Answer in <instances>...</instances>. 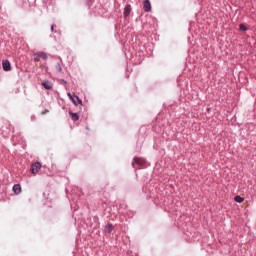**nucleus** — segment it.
Returning a JSON list of instances; mask_svg holds the SVG:
<instances>
[{
	"label": "nucleus",
	"mask_w": 256,
	"mask_h": 256,
	"mask_svg": "<svg viewBox=\"0 0 256 256\" xmlns=\"http://www.w3.org/2000/svg\"><path fill=\"white\" fill-rule=\"evenodd\" d=\"M41 162H35L33 164H31L30 167V173H32V175H37V173H39V171H41Z\"/></svg>",
	"instance_id": "1"
},
{
	"label": "nucleus",
	"mask_w": 256,
	"mask_h": 256,
	"mask_svg": "<svg viewBox=\"0 0 256 256\" xmlns=\"http://www.w3.org/2000/svg\"><path fill=\"white\" fill-rule=\"evenodd\" d=\"M72 101V103L77 107V105H83V100H81V98H79V96L75 95L73 97H71L70 99Z\"/></svg>",
	"instance_id": "2"
},
{
	"label": "nucleus",
	"mask_w": 256,
	"mask_h": 256,
	"mask_svg": "<svg viewBox=\"0 0 256 256\" xmlns=\"http://www.w3.org/2000/svg\"><path fill=\"white\" fill-rule=\"evenodd\" d=\"M143 9L146 13H150L151 11V1L149 0H144L143 1Z\"/></svg>",
	"instance_id": "3"
},
{
	"label": "nucleus",
	"mask_w": 256,
	"mask_h": 256,
	"mask_svg": "<svg viewBox=\"0 0 256 256\" xmlns=\"http://www.w3.org/2000/svg\"><path fill=\"white\" fill-rule=\"evenodd\" d=\"M2 69L3 71H11V62H9V60H3Z\"/></svg>",
	"instance_id": "4"
},
{
	"label": "nucleus",
	"mask_w": 256,
	"mask_h": 256,
	"mask_svg": "<svg viewBox=\"0 0 256 256\" xmlns=\"http://www.w3.org/2000/svg\"><path fill=\"white\" fill-rule=\"evenodd\" d=\"M42 87H44V89H46L47 91H50V89H53V83H51V81L49 80H45L44 82H42Z\"/></svg>",
	"instance_id": "5"
},
{
	"label": "nucleus",
	"mask_w": 256,
	"mask_h": 256,
	"mask_svg": "<svg viewBox=\"0 0 256 256\" xmlns=\"http://www.w3.org/2000/svg\"><path fill=\"white\" fill-rule=\"evenodd\" d=\"M131 11H132V8H131L130 4H127L124 8V13H123L125 19H127L128 16L131 15Z\"/></svg>",
	"instance_id": "6"
},
{
	"label": "nucleus",
	"mask_w": 256,
	"mask_h": 256,
	"mask_svg": "<svg viewBox=\"0 0 256 256\" xmlns=\"http://www.w3.org/2000/svg\"><path fill=\"white\" fill-rule=\"evenodd\" d=\"M135 165H139V167H143V159L139 157H134V162H132V167H135Z\"/></svg>",
	"instance_id": "7"
},
{
	"label": "nucleus",
	"mask_w": 256,
	"mask_h": 256,
	"mask_svg": "<svg viewBox=\"0 0 256 256\" xmlns=\"http://www.w3.org/2000/svg\"><path fill=\"white\" fill-rule=\"evenodd\" d=\"M12 191L15 195H19L21 193V184H15Z\"/></svg>",
	"instance_id": "8"
},
{
	"label": "nucleus",
	"mask_w": 256,
	"mask_h": 256,
	"mask_svg": "<svg viewBox=\"0 0 256 256\" xmlns=\"http://www.w3.org/2000/svg\"><path fill=\"white\" fill-rule=\"evenodd\" d=\"M115 229V227L113 226V224L111 223H108L106 226H105V233H113V230Z\"/></svg>",
	"instance_id": "9"
},
{
	"label": "nucleus",
	"mask_w": 256,
	"mask_h": 256,
	"mask_svg": "<svg viewBox=\"0 0 256 256\" xmlns=\"http://www.w3.org/2000/svg\"><path fill=\"white\" fill-rule=\"evenodd\" d=\"M68 113H69L72 121H79V113H77V112L74 113L72 111H69Z\"/></svg>",
	"instance_id": "10"
},
{
	"label": "nucleus",
	"mask_w": 256,
	"mask_h": 256,
	"mask_svg": "<svg viewBox=\"0 0 256 256\" xmlns=\"http://www.w3.org/2000/svg\"><path fill=\"white\" fill-rule=\"evenodd\" d=\"M234 201L236 203H243V201H245V198L241 197L240 195H237L234 197Z\"/></svg>",
	"instance_id": "11"
},
{
	"label": "nucleus",
	"mask_w": 256,
	"mask_h": 256,
	"mask_svg": "<svg viewBox=\"0 0 256 256\" xmlns=\"http://www.w3.org/2000/svg\"><path fill=\"white\" fill-rule=\"evenodd\" d=\"M39 55H40V59H43L44 61H47L48 56H47V54L45 52L40 51Z\"/></svg>",
	"instance_id": "12"
},
{
	"label": "nucleus",
	"mask_w": 256,
	"mask_h": 256,
	"mask_svg": "<svg viewBox=\"0 0 256 256\" xmlns=\"http://www.w3.org/2000/svg\"><path fill=\"white\" fill-rule=\"evenodd\" d=\"M34 61L35 63H39V61H41V55H39V52L34 54Z\"/></svg>",
	"instance_id": "13"
},
{
	"label": "nucleus",
	"mask_w": 256,
	"mask_h": 256,
	"mask_svg": "<svg viewBox=\"0 0 256 256\" xmlns=\"http://www.w3.org/2000/svg\"><path fill=\"white\" fill-rule=\"evenodd\" d=\"M57 73H63V68L61 67V63H57L55 66Z\"/></svg>",
	"instance_id": "14"
},
{
	"label": "nucleus",
	"mask_w": 256,
	"mask_h": 256,
	"mask_svg": "<svg viewBox=\"0 0 256 256\" xmlns=\"http://www.w3.org/2000/svg\"><path fill=\"white\" fill-rule=\"evenodd\" d=\"M239 29L240 31H247V26H245V24H240Z\"/></svg>",
	"instance_id": "15"
},
{
	"label": "nucleus",
	"mask_w": 256,
	"mask_h": 256,
	"mask_svg": "<svg viewBox=\"0 0 256 256\" xmlns=\"http://www.w3.org/2000/svg\"><path fill=\"white\" fill-rule=\"evenodd\" d=\"M55 27H57V25H55V24H52V25H51V32H52V33L55 31Z\"/></svg>",
	"instance_id": "16"
},
{
	"label": "nucleus",
	"mask_w": 256,
	"mask_h": 256,
	"mask_svg": "<svg viewBox=\"0 0 256 256\" xmlns=\"http://www.w3.org/2000/svg\"><path fill=\"white\" fill-rule=\"evenodd\" d=\"M67 95H68L69 99H71V97L74 96V95L71 94V92H68Z\"/></svg>",
	"instance_id": "17"
},
{
	"label": "nucleus",
	"mask_w": 256,
	"mask_h": 256,
	"mask_svg": "<svg viewBox=\"0 0 256 256\" xmlns=\"http://www.w3.org/2000/svg\"><path fill=\"white\" fill-rule=\"evenodd\" d=\"M45 113H49V110L41 112V115H45Z\"/></svg>",
	"instance_id": "18"
},
{
	"label": "nucleus",
	"mask_w": 256,
	"mask_h": 256,
	"mask_svg": "<svg viewBox=\"0 0 256 256\" xmlns=\"http://www.w3.org/2000/svg\"><path fill=\"white\" fill-rule=\"evenodd\" d=\"M61 82L64 83V85H67V81H65L64 79H62Z\"/></svg>",
	"instance_id": "19"
}]
</instances>
